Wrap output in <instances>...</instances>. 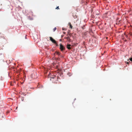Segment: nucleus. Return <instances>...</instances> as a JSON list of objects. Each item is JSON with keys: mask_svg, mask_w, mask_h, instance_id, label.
<instances>
[{"mask_svg": "<svg viewBox=\"0 0 132 132\" xmlns=\"http://www.w3.org/2000/svg\"><path fill=\"white\" fill-rule=\"evenodd\" d=\"M60 49L61 51H62L63 50H65V48L64 46L62 44H60Z\"/></svg>", "mask_w": 132, "mask_h": 132, "instance_id": "1", "label": "nucleus"}, {"mask_svg": "<svg viewBox=\"0 0 132 132\" xmlns=\"http://www.w3.org/2000/svg\"><path fill=\"white\" fill-rule=\"evenodd\" d=\"M50 40L52 42L54 43H56V41L52 37H50Z\"/></svg>", "mask_w": 132, "mask_h": 132, "instance_id": "2", "label": "nucleus"}, {"mask_svg": "<svg viewBox=\"0 0 132 132\" xmlns=\"http://www.w3.org/2000/svg\"><path fill=\"white\" fill-rule=\"evenodd\" d=\"M71 45L70 44H68L67 45V47L68 49L70 50L71 49Z\"/></svg>", "mask_w": 132, "mask_h": 132, "instance_id": "3", "label": "nucleus"}, {"mask_svg": "<svg viewBox=\"0 0 132 132\" xmlns=\"http://www.w3.org/2000/svg\"><path fill=\"white\" fill-rule=\"evenodd\" d=\"M65 38H66V39H67L69 41H70V39L69 38V37H65Z\"/></svg>", "mask_w": 132, "mask_h": 132, "instance_id": "4", "label": "nucleus"}, {"mask_svg": "<svg viewBox=\"0 0 132 132\" xmlns=\"http://www.w3.org/2000/svg\"><path fill=\"white\" fill-rule=\"evenodd\" d=\"M68 24L70 26V27L71 29H72V26L70 22H69L68 23Z\"/></svg>", "mask_w": 132, "mask_h": 132, "instance_id": "5", "label": "nucleus"}, {"mask_svg": "<svg viewBox=\"0 0 132 132\" xmlns=\"http://www.w3.org/2000/svg\"><path fill=\"white\" fill-rule=\"evenodd\" d=\"M55 54H56L57 55H60V53L59 52H56L55 53Z\"/></svg>", "mask_w": 132, "mask_h": 132, "instance_id": "6", "label": "nucleus"}, {"mask_svg": "<svg viewBox=\"0 0 132 132\" xmlns=\"http://www.w3.org/2000/svg\"><path fill=\"white\" fill-rule=\"evenodd\" d=\"M55 78H56V76H54V75L53 76L51 77V78L52 79H54Z\"/></svg>", "mask_w": 132, "mask_h": 132, "instance_id": "7", "label": "nucleus"}, {"mask_svg": "<svg viewBox=\"0 0 132 132\" xmlns=\"http://www.w3.org/2000/svg\"><path fill=\"white\" fill-rule=\"evenodd\" d=\"M68 75H69V76H71L72 75V74L70 73L69 72L68 73Z\"/></svg>", "mask_w": 132, "mask_h": 132, "instance_id": "8", "label": "nucleus"}, {"mask_svg": "<svg viewBox=\"0 0 132 132\" xmlns=\"http://www.w3.org/2000/svg\"><path fill=\"white\" fill-rule=\"evenodd\" d=\"M56 27H55L54 28V29H53V31H54L56 30Z\"/></svg>", "mask_w": 132, "mask_h": 132, "instance_id": "9", "label": "nucleus"}, {"mask_svg": "<svg viewBox=\"0 0 132 132\" xmlns=\"http://www.w3.org/2000/svg\"><path fill=\"white\" fill-rule=\"evenodd\" d=\"M55 9H57V10L59 9V6H57V7L55 8Z\"/></svg>", "mask_w": 132, "mask_h": 132, "instance_id": "10", "label": "nucleus"}, {"mask_svg": "<svg viewBox=\"0 0 132 132\" xmlns=\"http://www.w3.org/2000/svg\"><path fill=\"white\" fill-rule=\"evenodd\" d=\"M21 100L22 101H23L24 100V98L23 97H22L21 98Z\"/></svg>", "mask_w": 132, "mask_h": 132, "instance_id": "11", "label": "nucleus"}, {"mask_svg": "<svg viewBox=\"0 0 132 132\" xmlns=\"http://www.w3.org/2000/svg\"><path fill=\"white\" fill-rule=\"evenodd\" d=\"M29 19L30 20H32V19L31 18H30V16H29Z\"/></svg>", "mask_w": 132, "mask_h": 132, "instance_id": "12", "label": "nucleus"}, {"mask_svg": "<svg viewBox=\"0 0 132 132\" xmlns=\"http://www.w3.org/2000/svg\"><path fill=\"white\" fill-rule=\"evenodd\" d=\"M129 59H130V60L131 61H132V58H130Z\"/></svg>", "mask_w": 132, "mask_h": 132, "instance_id": "13", "label": "nucleus"}, {"mask_svg": "<svg viewBox=\"0 0 132 132\" xmlns=\"http://www.w3.org/2000/svg\"><path fill=\"white\" fill-rule=\"evenodd\" d=\"M60 56L61 57H63V56L62 55H60Z\"/></svg>", "mask_w": 132, "mask_h": 132, "instance_id": "14", "label": "nucleus"}, {"mask_svg": "<svg viewBox=\"0 0 132 132\" xmlns=\"http://www.w3.org/2000/svg\"><path fill=\"white\" fill-rule=\"evenodd\" d=\"M69 35L70 36H71V34H68L67 35Z\"/></svg>", "mask_w": 132, "mask_h": 132, "instance_id": "15", "label": "nucleus"}, {"mask_svg": "<svg viewBox=\"0 0 132 132\" xmlns=\"http://www.w3.org/2000/svg\"><path fill=\"white\" fill-rule=\"evenodd\" d=\"M63 36H64L63 35H62L61 36V38H62L63 37Z\"/></svg>", "mask_w": 132, "mask_h": 132, "instance_id": "16", "label": "nucleus"}, {"mask_svg": "<svg viewBox=\"0 0 132 132\" xmlns=\"http://www.w3.org/2000/svg\"><path fill=\"white\" fill-rule=\"evenodd\" d=\"M55 44H56V46H58V44H57V43H55Z\"/></svg>", "mask_w": 132, "mask_h": 132, "instance_id": "17", "label": "nucleus"}, {"mask_svg": "<svg viewBox=\"0 0 132 132\" xmlns=\"http://www.w3.org/2000/svg\"><path fill=\"white\" fill-rule=\"evenodd\" d=\"M70 32V31H68V34H69V33Z\"/></svg>", "mask_w": 132, "mask_h": 132, "instance_id": "18", "label": "nucleus"}, {"mask_svg": "<svg viewBox=\"0 0 132 132\" xmlns=\"http://www.w3.org/2000/svg\"><path fill=\"white\" fill-rule=\"evenodd\" d=\"M75 16H75L76 18H77V16H76V15H75Z\"/></svg>", "mask_w": 132, "mask_h": 132, "instance_id": "19", "label": "nucleus"}, {"mask_svg": "<svg viewBox=\"0 0 132 132\" xmlns=\"http://www.w3.org/2000/svg\"><path fill=\"white\" fill-rule=\"evenodd\" d=\"M63 33L64 34H65V32H63Z\"/></svg>", "mask_w": 132, "mask_h": 132, "instance_id": "20", "label": "nucleus"}, {"mask_svg": "<svg viewBox=\"0 0 132 132\" xmlns=\"http://www.w3.org/2000/svg\"><path fill=\"white\" fill-rule=\"evenodd\" d=\"M62 30H65V29H63V28H62Z\"/></svg>", "mask_w": 132, "mask_h": 132, "instance_id": "21", "label": "nucleus"}, {"mask_svg": "<svg viewBox=\"0 0 132 132\" xmlns=\"http://www.w3.org/2000/svg\"><path fill=\"white\" fill-rule=\"evenodd\" d=\"M60 41H61V39H60Z\"/></svg>", "mask_w": 132, "mask_h": 132, "instance_id": "22", "label": "nucleus"}, {"mask_svg": "<svg viewBox=\"0 0 132 132\" xmlns=\"http://www.w3.org/2000/svg\"><path fill=\"white\" fill-rule=\"evenodd\" d=\"M119 19V18H117V20H118Z\"/></svg>", "mask_w": 132, "mask_h": 132, "instance_id": "23", "label": "nucleus"}, {"mask_svg": "<svg viewBox=\"0 0 132 132\" xmlns=\"http://www.w3.org/2000/svg\"><path fill=\"white\" fill-rule=\"evenodd\" d=\"M82 28L83 29H84V28L83 27H82Z\"/></svg>", "mask_w": 132, "mask_h": 132, "instance_id": "24", "label": "nucleus"}, {"mask_svg": "<svg viewBox=\"0 0 132 132\" xmlns=\"http://www.w3.org/2000/svg\"><path fill=\"white\" fill-rule=\"evenodd\" d=\"M127 64H128V62H127Z\"/></svg>", "mask_w": 132, "mask_h": 132, "instance_id": "25", "label": "nucleus"}]
</instances>
